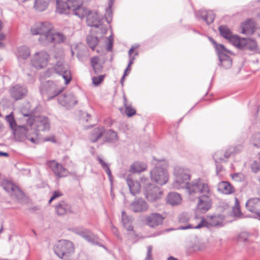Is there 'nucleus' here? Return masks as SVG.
I'll list each match as a JSON object with an SVG mask.
<instances>
[{"mask_svg": "<svg viewBox=\"0 0 260 260\" xmlns=\"http://www.w3.org/2000/svg\"><path fill=\"white\" fill-rule=\"evenodd\" d=\"M188 193L190 198L197 197L199 199L197 209L201 212L205 213L211 208L212 192L209 185L202 179L194 180L188 186Z\"/></svg>", "mask_w": 260, "mask_h": 260, "instance_id": "nucleus-1", "label": "nucleus"}, {"mask_svg": "<svg viewBox=\"0 0 260 260\" xmlns=\"http://www.w3.org/2000/svg\"><path fill=\"white\" fill-rule=\"evenodd\" d=\"M5 118L9 123L11 129L13 131L16 141L22 142L27 140L32 144H38V139L36 133L27 134L29 129L28 126H26V123L22 125H17L14 117L13 112L7 115Z\"/></svg>", "mask_w": 260, "mask_h": 260, "instance_id": "nucleus-2", "label": "nucleus"}, {"mask_svg": "<svg viewBox=\"0 0 260 260\" xmlns=\"http://www.w3.org/2000/svg\"><path fill=\"white\" fill-rule=\"evenodd\" d=\"M22 114L24 117H28L26 120V126L29 127V131L27 134L32 133H36L39 143L38 131H48L50 129V121L46 117L40 116L34 117L30 116L29 112H23L21 111Z\"/></svg>", "mask_w": 260, "mask_h": 260, "instance_id": "nucleus-3", "label": "nucleus"}, {"mask_svg": "<svg viewBox=\"0 0 260 260\" xmlns=\"http://www.w3.org/2000/svg\"><path fill=\"white\" fill-rule=\"evenodd\" d=\"M174 175L175 178L173 184V187L175 189L185 188L188 191V186L194 181L188 183L190 179L189 170L180 167H176Z\"/></svg>", "mask_w": 260, "mask_h": 260, "instance_id": "nucleus-4", "label": "nucleus"}, {"mask_svg": "<svg viewBox=\"0 0 260 260\" xmlns=\"http://www.w3.org/2000/svg\"><path fill=\"white\" fill-rule=\"evenodd\" d=\"M52 24L48 21L39 22L34 24L30 28L32 35H39V41L43 45L45 42L50 31L53 30Z\"/></svg>", "mask_w": 260, "mask_h": 260, "instance_id": "nucleus-5", "label": "nucleus"}, {"mask_svg": "<svg viewBox=\"0 0 260 260\" xmlns=\"http://www.w3.org/2000/svg\"><path fill=\"white\" fill-rule=\"evenodd\" d=\"M54 251L60 258L67 259L74 253L75 249L72 242L61 240L54 245Z\"/></svg>", "mask_w": 260, "mask_h": 260, "instance_id": "nucleus-6", "label": "nucleus"}, {"mask_svg": "<svg viewBox=\"0 0 260 260\" xmlns=\"http://www.w3.org/2000/svg\"><path fill=\"white\" fill-rule=\"evenodd\" d=\"M64 88L56 83L47 81L43 83L40 87V91L43 96H46L50 100L58 95L63 90Z\"/></svg>", "mask_w": 260, "mask_h": 260, "instance_id": "nucleus-7", "label": "nucleus"}, {"mask_svg": "<svg viewBox=\"0 0 260 260\" xmlns=\"http://www.w3.org/2000/svg\"><path fill=\"white\" fill-rule=\"evenodd\" d=\"M194 220L197 222L196 224L191 223L189 224L187 226H182L179 229L181 230H186L188 229H200L203 226H217L220 225L222 221L221 219L216 216H211L208 218L206 220L202 217H198L196 216L194 217Z\"/></svg>", "mask_w": 260, "mask_h": 260, "instance_id": "nucleus-8", "label": "nucleus"}, {"mask_svg": "<svg viewBox=\"0 0 260 260\" xmlns=\"http://www.w3.org/2000/svg\"><path fill=\"white\" fill-rule=\"evenodd\" d=\"M141 182L142 183L148 184L147 186L144 187V194L148 201L154 202L161 198L162 191L158 187L148 183V179L146 178L142 177Z\"/></svg>", "mask_w": 260, "mask_h": 260, "instance_id": "nucleus-9", "label": "nucleus"}, {"mask_svg": "<svg viewBox=\"0 0 260 260\" xmlns=\"http://www.w3.org/2000/svg\"><path fill=\"white\" fill-rule=\"evenodd\" d=\"M157 166L158 164H156ZM150 177L152 181L159 185L166 184L169 180L168 171L162 167L156 166L150 172Z\"/></svg>", "mask_w": 260, "mask_h": 260, "instance_id": "nucleus-10", "label": "nucleus"}, {"mask_svg": "<svg viewBox=\"0 0 260 260\" xmlns=\"http://www.w3.org/2000/svg\"><path fill=\"white\" fill-rule=\"evenodd\" d=\"M49 54L46 51L36 52L31 60L32 66L37 69H42L46 67L49 61Z\"/></svg>", "mask_w": 260, "mask_h": 260, "instance_id": "nucleus-11", "label": "nucleus"}, {"mask_svg": "<svg viewBox=\"0 0 260 260\" xmlns=\"http://www.w3.org/2000/svg\"><path fill=\"white\" fill-rule=\"evenodd\" d=\"M54 70L57 74L62 76L66 84H68L71 81L72 79L71 72L69 70L68 65L64 63L63 59L60 58L57 61L54 67Z\"/></svg>", "mask_w": 260, "mask_h": 260, "instance_id": "nucleus-12", "label": "nucleus"}, {"mask_svg": "<svg viewBox=\"0 0 260 260\" xmlns=\"http://www.w3.org/2000/svg\"><path fill=\"white\" fill-rule=\"evenodd\" d=\"M216 48L218 51V55L220 61L219 65L222 66L225 69H230L232 66V59L223 53L224 51L229 52V51L221 44H216Z\"/></svg>", "mask_w": 260, "mask_h": 260, "instance_id": "nucleus-13", "label": "nucleus"}, {"mask_svg": "<svg viewBox=\"0 0 260 260\" xmlns=\"http://www.w3.org/2000/svg\"><path fill=\"white\" fill-rule=\"evenodd\" d=\"M47 164L54 174L58 178L67 177L69 174L67 169L55 160H49L47 162Z\"/></svg>", "mask_w": 260, "mask_h": 260, "instance_id": "nucleus-14", "label": "nucleus"}, {"mask_svg": "<svg viewBox=\"0 0 260 260\" xmlns=\"http://www.w3.org/2000/svg\"><path fill=\"white\" fill-rule=\"evenodd\" d=\"M4 189L11 196H13L17 200L22 199L24 197L22 191L13 183L10 181H5L3 183Z\"/></svg>", "mask_w": 260, "mask_h": 260, "instance_id": "nucleus-15", "label": "nucleus"}, {"mask_svg": "<svg viewBox=\"0 0 260 260\" xmlns=\"http://www.w3.org/2000/svg\"><path fill=\"white\" fill-rule=\"evenodd\" d=\"M129 209L135 213L144 212L148 210V205L143 199L139 198L131 203Z\"/></svg>", "mask_w": 260, "mask_h": 260, "instance_id": "nucleus-16", "label": "nucleus"}, {"mask_svg": "<svg viewBox=\"0 0 260 260\" xmlns=\"http://www.w3.org/2000/svg\"><path fill=\"white\" fill-rule=\"evenodd\" d=\"M164 217L157 213L150 214L145 217V223L151 228H154L162 223Z\"/></svg>", "mask_w": 260, "mask_h": 260, "instance_id": "nucleus-17", "label": "nucleus"}, {"mask_svg": "<svg viewBox=\"0 0 260 260\" xmlns=\"http://www.w3.org/2000/svg\"><path fill=\"white\" fill-rule=\"evenodd\" d=\"M246 209L250 212L259 217L260 219V199L254 198L249 199L246 203Z\"/></svg>", "mask_w": 260, "mask_h": 260, "instance_id": "nucleus-18", "label": "nucleus"}, {"mask_svg": "<svg viewBox=\"0 0 260 260\" xmlns=\"http://www.w3.org/2000/svg\"><path fill=\"white\" fill-rule=\"evenodd\" d=\"M219 32L222 37L229 40L234 45L239 42V38L235 35H233L231 29L226 25H221L218 28Z\"/></svg>", "mask_w": 260, "mask_h": 260, "instance_id": "nucleus-19", "label": "nucleus"}, {"mask_svg": "<svg viewBox=\"0 0 260 260\" xmlns=\"http://www.w3.org/2000/svg\"><path fill=\"white\" fill-rule=\"evenodd\" d=\"M73 231L92 244H99L98 238L89 231L83 228H75Z\"/></svg>", "mask_w": 260, "mask_h": 260, "instance_id": "nucleus-20", "label": "nucleus"}, {"mask_svg": "<svg viewBox=\"0 0 260 260\" xmlns=\"http://www.w3.org/2000/svg\"><path fill=\"white\" fill-rule=\"evenodd\" d=\"M10 93L14 99L18 100L22 99L26 95L27 89L24 86L16 85L11 88Z\"/></svg>", "mask_w": 260, "mask_h": 260, "instance_id": "nucleus-21", "label": "nucleus"}, {"mask_svg": "<svg viewBox=\"0 0 260 260\" xmlns=\"http://www.w3.org/2000/svg\"><path fill=\"white\" fill-rule=\"evenodd\" d=\"M58 102L63 106L71 107L77 103V100L72 93H68L60 96Z\"/></svg>", "mask_w": 260, "mask_h": 260, "instance_id": "nucleus-22", "label": "nucleus"}, {"mask_svg": "<svg viewBox=\"0 0 260 260\" xmlns=\"http://www.w3.org/2000/svg\"><path fill=\"white\" fill-rule=\"evenodd\" d=\"M238 48L244 49H248L251 51H254L256 49L257 47L256 42L252 39H240L239 42L236 45Z\"/></svg>", "mask_w": 260, "mask_h": 260, "instance_id": "nucleus-23", "label": "nucleus"}, {"mask_svg": "<svg viewBox=\"0 0 260 260\" xmlns=\"http://www.w3.org/2000/svg\"><path fill=\"white\" fill-rule=\"evenodd\" d=\"M66 37L60 32H54L50 31L44 45H47L51 43H60L64 41Z\"/></svg>", "mask_w": 260, "mask_h": 260, "instance_id": "nucleus-24", "label": "nucleus"}, {"mask_svg": "<svg viewBox=\"0 0 260 260\" xmlns=\"http://www.w3.org/2000/svg\"><path fill=\"white\" fill-rule=\"evenodd\" d=\"M86 22L88 26L99 27L100 26L103 27L100 18L96 12L90 11L86 16Z\"/></svg>", "mask_w": 260, "mask_h": 260, "instance_id": "nucleus-25", "label": "nucleus"}, {"mask_svg": "<svg viewBox=\"0 0 260 260\" xmlns=\"http://www.w3.org/2000/svg\"><path fill=\"white\" fill-rule=\"evenodd\" d=\"M55 209L58 215H63L71 212V206L67 202L62 201L57 204Z\"/></svg>", "mask_w": 260, "mask_h": 260, "instance_id": "nucleus-26", "label": "nucleus"}, {"mask_svg": "<svg viewBox=\"0 0 260 260\" xmlns=\"http://www.w3.org/2000/svg\"><path fill=\"white\" fill-rule=\"evenodd\" d=\"M197 16L204 20L208 24L212 23L215 18V15L211 11L203 10L198 11L197 13Z\"/></svg>", "mask_w": 260, "mask_h": 260, "instance_id": "nucleus-27", "label": "nucleus"}, {"mask_svg": "<svg viewBox=\"0 0 260 260\" xmlns=\"http://www.w3.org/2000/svg\"><path fill=\"white\" fill-rule=\"evenodd\" d=\"M105 128L104 127H98L93 129L88 137L89 141L92 143L98 141L104 135Z\"/></svg>", "mask_w": 260, "mask_h": 260, "instance_id": "nucleus-28", "label": "nucleus"}, {"mask_svg": "<svg viewBox=\"0 0 260 260\" xmlns=\"http://www.w3.org/2000/svg\"><path fill=\"white\" fill-rule=\"evenodd\" d=\"M126 182L129 187L131 193L135 196L141 190V185L137 181H135L132 177L129 176L126 179Z\"/></svg>", "mask_w": 260, "mask_h": 260, "instance_id": "nucleus-29", "label": "nucleus"}, {"mask_svg": "<svg viewBox=\"0 0 260 260\" xmlns=\"http://www.w3.org/2000/svg\"><path fill=\"white\" fill-rule=\"evenodd\" d=\"M218 191L225 194H229L235 191L234 187L228 182L221 181L218 184Z\"/></svg>", "mask_w": 260, "mask_h": 260, "instance_id": "nucleus-30", "label": "nucleus"}, {"mask_svg": "<svg viewBox=\"0 0 260 260\" xmlns=\"http://www.w3.org/2000/svg\"><path fill=\"white\" fill-rule=\"evenodd\" d=\"M103 136L104 137L105 141L110 143H116L118 140L117 133L112 129L105 131Z\"/></svg>", "mask_w": 260, "mask_h": 260, "instance_id": "nucleus-31", "label": "nucleus"}, {"mask_svg": "<svg viewBox=\"0 0 260 260\" xmlns=\"http://www.w3.org/2000/svg\"><path fill=\"white\" fill-rule=\"evenodd\" d=\"M71 11L68 3L56 0V12L60 14H68Z\"/></svg>", "mask_w": 260, "mask_h": 260, "instance_id": "nucleus-32", "label": "nucleus"}, {"mask_svg": "<svg viewBox=\"0 0 260 260\" xmlns=\"http://www.w3.org/2000/svg\"><path fill=\"white\" fill-rule=\"evenodd\" d=\"M181 202L180 194L176 192H170L167 196V202L168 204L175 206L179 204Z\"/></svg>", "mask_w": 260, "mask_h": 260, "instance_id": "nucleus-33", "label": "nucleus"}, {"mask_svg": "<svg viewBox=\"0 0 260 260\" xmlns=\"http://www.w3.org/2000/svg\"><path fill=\"white\" fill-rule=\"evenodd\" d=\"M146 165L141 162H135L131 166L129 171L132 173H140L146 169Z\"/></svg>", "mask_w": 260, "mask_h": 260, "instance_id": "nucleus-34", "label": "nucleus"}, {"mask_svg": "<svg viewBox=\"0 0 260 260\" xmlns=\"http://www.w3.org/2000/svg\"><path fill=\"white\" fill-rule=\"evenodd\" d=\"M91 65L96 74L101 72L102 69V66L100 62V59L99 57L94 56L90 59Z\"/></svg>", "mask_w": 260, "mask_h": 260, "instance_id": "nucleus-35", "label": "nucleus"}, {"mask_svg": "<svg viewBox=\"0 0 260 260\" xmlns=\"http://www.w3.org/2000/svg\"><path fill=\"white\" fill-rule=\"evenodd\" d=\"M30 55V51L26 46H21L18 48V58L19 59H26Z\"/></svg>", "mask_w": 260, "mask_h": 260, "instance_id": "nucleus-36", "label": "nucleus"}, {"mask_svg": "<svg viewBox=\"0 0 260 260\" xmlns=\"http://www.w3.org/2000/svg\"><path fill=\"white\" fill-rule=\"evenodd\" d=\"M90 11L86 9L85 7H83L82 6L72 11L73 14L77 16L81 19H82L84 17H86L87 15L89 13Z\"/></svg>", "mask_w": 260, "mask_h": 260, "instance_id": "nucleus-37", "label": "nucleus"}, {"mask_svg": "<svg viewBox=\"0 0 260 260\" xmlns=\"http://www.w3.org/2000/svg\"><path fill=\"white\" fill-rule=\"evenodd\" d=\"M49 4V0H36L35 8L38 11H43L46 10Z\"/></svg>", "mask_w": 260, "mask_h": 260, "instance_id": "nucleus-38", "label": "nucleus"}, {"mask_svg": "<svg viewBox=\"0 0 260 260\" xmlns=\"http://www.w3.org/2000/svg\"><path fill=\"white\" fill-rule=\"evenodd\" d=\"M123 104L125 108V114L128 117L132 116L136 114V110L134 108H133L131 105V104L127 103V99L126 98L125 95L124 94L123 96Z\"/></svg>", "mask_w": 260, "mask_h": 260, "instance_id": "nucleus-39", "label": "nucleus"}, {"mask_svg": "<svg viewBox=\"0 0 260 260\" xmlns=\"http://www.w3.org/2000/svg\"><path fill=\"white\" fill-rule=\"evenodd\" d=\"M87 43L89 47L93 50L99 42L98 38L93 36H88L86 38Z\"/></svg>", "mask_w": 260, "mask_h": 260, "instance_id": "nucleus-40", "label": "nucleus"}, {"mask_svg": "<svg viewBox=\"0 0 260 260\" xmlns=\"http://www.w3.org/2000/svg\"><path fill=\"white\" fill-rule=\"evenodd\" d=\"M242 33L248 34L252 31V27L250 21H245L241 26Z\"/></svg>", "mask_w": 260, "mask_h": 260, "instance_id": "nucleus-41", "label": "nucleus"}, {"mask_svg": "<svg viewBox=\"0 0 260 260\" xmlns=\"http://www.w3.org/2000/svg\"><path fill=\"white\" fill-rule=\"evenodd\" d=\"M71 11L78 7L82 6L83 0H68Z\"/></svg>", "mask_w": 260, "mask_h": 260, "instance_id": "nucleus-42", "label": "nucleus"}, {"mask_svg": "<svg viewBox=\"0 0 260 260\" xmlns=\"http://www.w3.org/2000/svg\"><path fill=\"white\" fill-rule=\"evenodd\" d=\"M213 158L216 164L224 161V152L221 150L216 151L213 155Z\"/></svg>", "mask_w": 260, "mask_h": 260, "instance_id": "nucleus-43", "label": "nucleus"}, {"mask_svg": "<svg viewBox=\"0 0 260 260\" xmlns=\"http://www.w3.org/2000/svg\"><path fill=\"white\" fill-rule=\"evenodd\" d=\"M98 159L100 164H101L102 167L103 168V169L105 170V172H106V173L107 174V175H108L109 178H111L112 175H111V170L109 168V165L108 164L105 162L100 157H98Z\"/></svg>", "mask_w": 260, "mask_h": 260, "instance_id": "nucleus-44", "label": "nucleus"}, {"mask_svg": "<svg viewBox=\"0 0 260 260\" xmlns=\"http://www.w3.org/2000/svg\"><path fill=\"white\" fill-rule=\"evenodd\" d=\"M251 143L256 147H260V133L254 134L251 139Z\"/></svg>", "mask_w": 260, "mask_h": 260, "instance_id": "nucleus-45", "label": "nucleus"}, {"mask_svg": "<svg viewBox=\"0 0 260 260\" xmlns=\"http://www.w3.org/2000/svg\"><path fill=\"white\" fill-rule=\"evenodd\" d=\"M235 206L233 207V213L235 216H239L242 215L240 209L239 202L237 198H235Z\"/></svg>", "mask_w": 260, "mask_h": 260, "instance_id": "nucleus-46", "label": "nucleus"}, {"mask_svg": "<svg viewBox=\"0 0 260 260\" xmlns=\"http://www.w3.org/2000/svg\"><path fill=\"white\" fill-rule=\"evenodd\" d=\"M121 220L124 226H126L127 223L131 222L130 218L124 211H122L121 212Z\"/></svg>", "mask_w": 260, "mask_h": 260, "instance_id": "nucleus-47", "label": "nucleus"}, {"mask_svg": "<svg viewBox=\"0 0 260 260\" xmlns=\"http://www.w3.org/2000/svg\"><path fill=\"white\" fill-rule=\"evenodd\" d=\"M152 249L153 247L151 245H149L147 247V251L144 260H153L152 253Z\"/></svg>", "mask_w": 260, "mask_h": 260, "instance_id": "nucleus-48", "label": "nucleus"}, {"mask_svg": "<svg viewBox=\"0 0 260 260\" xmlns=\"http://www.w3.org/2000/svg\"><path fill=\"white\" fill-rule=\"evenodd\" d=\"M233 180L236 181H242L244 179V176L242 173H235L231 175Z\"/></svg>", "mask_w": 260, "mask_h": 260, "instance_id": "nucleus-49", "label": "nucleus"}, {"mask_svg": "<svg viewBox=\"0 0 260 260\" xmlns=\"http://www.w3.org/2000/svg\"><path fill=\"white\" fill-rule=\"evenodd\" d=\"M62 195V193L59 190H56L53 191L52 193V196L51 197L50 200L49 201V203H51L53 200L57 199V198L61 197Z\"/></svg>", "mask_w": 260, "mask_h": 260, "instance_id": "nucleus-50", "label": "nucleus"}, {"mask_svg": "<svg viewBox=\"0 0 260 260\" xmlns=\"http://www.w3.org/2000/svg\"><path fill=\"white\" fill-rule=\"evenodd\" d=\"M259 167V164L256 161H254L251 165V169L252 170V171L254 173L258 172L260 170Z\"/></svg>", "mask_w": 260, "mask_h": 260, "instance_id": "nucleus-51", "label": "nucleus"}, {"mask_svg": "<svg viewBox=\"0 0 260 260\" xmlns=\"http://www.w3.org/2000/svg\"><path fill=\"white\" fill-rule=\"evenodd\" d=\"M205 245L203 243H198L192 246L194 251H202L205 249Z\"/></svg>", "mask_w": 260, "mask_h": 260, "instance_id": "nucleus-52", "label": "nucleus"}, {"mask_svg": "<svg viewBox=\"0 0 260 260\" xmlns=\"http://www.w3.org/2000/svg\"><path fill=\"white\" fill-rule=\"evenodd\" d=\"M104 76H100L98 77H93L92 78V82L93 84L95 85H98L100 84L102 81L103 80Z\"/></svg>", "mask_w": 260, "mask_h": 260, "instance_id": "nucleus-53", "label": "nucleus"}, {"mask_svg": "<svg viewBox=\"0 0 260 260\" xmlns=\"http://www.w3.org/2000/svg\"><path fill=\"white\" fill-rule=\"evenodd\" d=\"M238 239L240 241L246 242L248 239V235L245 232L241 233L239 234Z\"/></svg>", "mask_w": 260, "mask_h": 260, "instance_id": "nucleus-54", "label": "nucleus"}, {"mask_svg": "<svg viewBox=\"0 0 260 260\" xmlns=\"http://www.w3.org/2000/svg\"><path fill=\"white\" fill-rule=\"evenodd\" d=\"M105 17L107 22L108 23H110L111 21V11L110 8L107 9Z\"/></svg>", "mask_w": 260, "mask_h": 260, "instance_id": "nucleus-55", "label": "nucleus"}, {"mask_svg": "<svg viewBox=\"0 0 260 260\" xmlns=\"http://www.w3.org/2000/svg\"><path fill=\"white\" fill-rule=\"evenodd\" d=\"M233 148L231 147L225 152H224V159L228 158L231 156V154L233 152Z\"/></svg>", "mask_w": 260, "mask_h": 260, "instance_id": "nucleus-56", "label": "nucleus"}, {"mask_svg": "<svg viewBox=\"0 0 260 260\" xmlns=\"http://www.w3.org/2000/svg\"><path fill=\"white\" fill-rule=\"evenodd\" d=\"M5 36L3 34H0V49L5 47V44L3 41L5 39Z\"/></svg>", "mask_w": 260, "mask_h": 260, "instance_id": "nucleus-57", "label": "nucleus"}, {"mask_svg": "<svg viewBox=\"0 0 260 260\" xmlns=\"http://www.w3.org/2000/svg\"><path fill=\"white\" fill-rule=\"evenodd\" d=\"M112 44H113V41L112 39L109 37V41L107 45V50L109 51H111L112 49Z\"/></svg>", "mask_w": 260, "mask_h": 260, "instance_id": "nucleus-58", "label": "nucleus"}, {"mask_svg": "<svg viewBox=\"0 0 260 260\" xmlns=\"http://www.w3.org/2000/svg\"><path fill=\"white\" fill-rule=\"evenodd\" d=\"M102 25L103 27L102 26H100L98 28H99L101 29V32L102 34H105L107 32V28L106 26L104 25L103 24H102Z\"/></svg>", "mask_w": 260, "mask_h": 260, "instance_id": "nucleus-59", "label": "nucleus"}, {"mask_svg": "<svg viewBox=\"0 0 260 260\" xmlns=\"http://www.w3.org/2000/svg\"><path fill=\"white\" fill-rule=\"evenodd\" d=\"M125 229L128 231H132L133 230V227L131 224V222L127 223L126 226H124Z\"/></svg>", "mask_w": 260, "mask_h": 260, "instance_id": "nucleus-60", "label": "nucleus"}, {"mask_svg": "<svg viewBox=\"0 0 260 260\" xmlns=\"http://www.w3.org/2000/svg\"><path fill=\"white\" fill-rule=\"evenodd\" d=\"M138 46H132L131 49L129 50V51H128V55H129V57H131L132 56V52L134 51V50L135 49H136L137 48H138Z\"/></svg>", "mask_w": 260, "mask_h": 260, "instance_id": "nucleus-61", "label": "nucleus"}, {"mask_svg": "<svg viewBox=\"0 0 260 260\" xmlns=\"http://www.w3.org/2000/svg\"><path fill=\"white\" fill-rule=\"evenodd\" d=\"M3 88H4L3 78L2 76H0V91L3 90Z\"/></svg>", "mask_w": 260, "mask_h": 260, "instance_id": "nucleus-62", "label": "nucleus"}, {"mask_svg": "<svg viewBox=\"0 0 260 260\" xmlns=\"http://www.w3.org/2000/svg\"><path fill=\"white\" fill-rule=\"evenodd\" d=\"M111 230L114 234L117 235V229L113 225L111 226Z\"/></svg>", "mask_w": 260, "mask_h": 260, "instance_id": "nucleus-63", "label": "nucleus"}, {"mask_svg": "<svg viewBox=\"0 0 260 260\" xmlns=\"http://www.w3.org/2000/svg\"><path fill=\"white\" fill-rule=\"evenodd\" d=\"M8 156H9V154L8 153L2 152V151H0V156L8 157Z\"/></svg>", "mask_w": 260, "mask_h": 260, "instance_id": "nucleus-64", "label": "nucleus"}]
</instances>
